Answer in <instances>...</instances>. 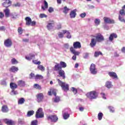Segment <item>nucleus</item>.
<instances>
[{
  "label": "nucleus",
  "instance_id": "1",
  "mask_svg": "<svg viewBox=\"0 0 125 125\" xmlns=\"http://www.w3.org/2000/svg\"><path fill=\"white\" fill-rule=\"evenodd\" d=\"M86 96H87V98H89V99H91V100L96 99V98L98 97V93L96 91H91L87 93Z\"/></svg>",
  "mask_w": 125,
  "mask_h": 125
},
{
  "label": "nucleus",
  "instance_id": "2",
  "mask_svg": "<svg viewBox=\"0 0 125 125\" xmlns=\"http://www.w3.org/2000/svg\"><path fill=\"white\" fill-rule=\"evenodd\" d=\"M57 81H58L59 85L61 86L62 89V90H63V91L67 92L68 90H69V84H66V83L64 82H62L59 79H57Z\"/></svg>",
  "mask_w": 125,
  "mask_h": 125
},
{
  "label": "nucleus",
  "instance_id": "3",
  "mask_svg": "<svg viewBox=\"0 0 125 125\" xmlns=\"http://www.w3.org/2000/svg\"><path fill=\"white\" fill-rule=\"evenodd\" d=\"M35 117L37 119L43 118L44 117V113L42 112V108H39L36 111Z\"/></svg>",
  "mask_w": 125,
  "mask_h": 125
},
{
  "label": "nucleus",
  "instance_id": "4",
  "mask_svg": "<svg viewBox=\"0 0 125 125\" xmlns=\"http://www.w3.org/2000/svg\"><path fill=\"white\" fill-rule=\"evenodd\" d=\"M89 70L92 75H96L97 74V69H96V66L94 63L91 64Z\"/></svg>",
  "mask_w": 125,
  "mask_h": 125
},
{
  "label": "nucleus",
  "instance_id": "5",
  "mask_svg": "<svg viewBox=\"0 0 125 125\" xmlns=\"http://www.w3.org/2000/svg\"><path fill=\"white\" fill-rule=\"evenodd\" d=\"M47 119L48 121H51V122H53V123H56L58 121V117L55 115H49L47 116Z\"/></svg>",
  "mask_w": 125,
  "mask_h": 125
},
{
  "label": "nucleus",
  "instance_id": "6",
  "mask_svg": "<svg viewBox=\"0 0 125 125\" xmlns=\"http://www.w3.org/2000/svg\"><path fill=\"white\" fill-rule=\"evenodd\" d=\"M43 97H44V96H43V94L42 93H40L36 95L37 102H38L39 103L42 102V100H43Z\"/></svg>",
  "mask_w": 125,
  "mask_h": 125
},
{
  "label": "nucleus",
  "instance_id": "7",
  "mask_svg": "<svg viewBox=\"0 0 125 125\" xmlns=\"http://www.w3.org/2000/svg\"><path fill=\"white\" fill-rule=\"evenodd\" d=\"M53 70L55 72H60L62 70V67L60 66V64L56 63L54 67L53 68Z\"/></svg>",
  "mask_w": 125,
  "mask_h": 125
},
{
  "label": "nucleus",
  "instance_id": "8",
  "mask_svg": "<svg viewBox=\"0 0 125 125\" xmlns=\"http://www.w3.org/2000/svg\"><path fill=\"white\" fill-rule=\"evenodd\" d=\"M104 23H106V24H114V23H115V21L111 20L109 18L104 17Z\"/></svg>",
  "mask_w": 125,
  "mask_h": 125
},
{
  "label": "nucleus",
  "instance_id": "9",
  "mask_svg": "<svg viewBox=\"0 0 125 125\" xmlns=\"http://www.w3.org/2000/svg\"><path fill=\"white\" fill-rule=\"evenodd\" d=\"M3 1L4 2L2 3V6L4 7H9L11 5V1L10 0H3Z\"/></svg>",
  "mask_w": 125,
  "mask_h": 125
},
{
  "label": "nucleus",
  "instance_id": "10",
  "mask_svg": "<svg viewBox=\"0 0 125 125\" xmlns=\"http://www.w3.org/2000/svg\"><path fill=\"white\" fill-rule=\"evenodd\" d=\"M108 75L110 78H112V79H116V80H118V75H117V73L116 72H114L113 71L112 72H108Z\"/></svg>",
  "mask_w": 125,
  "mask_h": 125
},
{
  "label": "nucleus",
  "instance_id": "11",
  "mask_svg": "<svg viewBox=\"0 0 125 125\" xmlns=\"http://www.w3.org/2000/svg\"><path fill=\"white\" fill-rule=\"evenodd\" d=\"M4 45H5L7 47L11 46V45L12 44V41H11V39H8L4 41Z\"/></svg>",
  "mask_w": 125,
  "mask_h": 125
},
{
  "label": "nucleus",
  "instance_id": "12",
  "mask_svg": "<svg viewBox=\"0 0 125 125\" xmlns=\"http://www.w3.org/2000/svg\"><path fill=\"white\" fill-rule=\"evenodd\" d=\"M96 40L97 42H102L104 41V37L103 36H102V35L99 33L97 34Z\"/></svg>",
  "mask_w": 125,
  "mask_h": 125
},
{
  "label": "nucleus",
  "instance_id": "13",
  "mask_svg": "<svg viewBox=\"0 0 125 125\" xmlns=\"http://www.w3.org/2000/svg\"><path fill=\"white\" fill-rule=\"evenodd\" d=\"M59 77H62V79L63 80H65V79H66V76L65 75V71H64V70H61L60 71H59Z\"/></svg>",
  "mask_w": 125,
  "mask_h": 125
},
{
  "label": "nucleus",
  "instance_id": "14",
  "mask_svg": "<svg viewBox=\"0 0 125 125\" xmlns=\"http://www.w3.org/2000/svg\"><path fill=\"white\" fill-rule=\"evenodd\" d=\"M53 27H54V22L51 21L48 23V24L47 25L48 30H50L53 29Z\"/></svg>",
  "mask_w": 125,
  "mask_h": 125
},
{
  "label": "nucleus",
  "instance_id": "15",
  "mask_svg": "<svg viewBox=\"0 0 125 125\" xmlns=\"http://www.w3.org/2000/svg\"><path fill=\"white\" fill-rule=\"evenodd\" d=\"M10 87L12 89V90H15L17 87H18V85L15 83H10Z\"/></svg>",
  "mask_w": 125,
  "mask_h": 125
},
{
  "label": "nucleus",
  "instance_id": "16",
  "mask_svg": "<svg viewBox=\"0 0 125 125\" xmlns=\"http://www.w3.org/2000/svg\"><path fill=\"white\" fill-rule=\"evenodd\" d=\"M47 8H48V3H47V2H46V1L45 0H44V5H42V10L44 11V10H46V9H47Z\"/></svg>",
  "mask_w": 125,
  "mask_h": 125
},
{
  "label": "nucleus",
  "instance_id": "17",
  "mask_svg": "<svg viewBox=\"0 0 125 125\" xmlns=\"http://www.w3.org/2000/svg\"><path fill=\"white\" fill-rule=\"evenodd\" d=\"M77 9H75L71 11L70 13V16L71 18H75L76 17V15H77Z\"/></svg>",
  "mask_w": 125,
  "mask_h": 125
},
{
  "label": "nucleus",
  "instance_id": "18",
  "mask_svg": "<svg viewBox=\"0 0 125 125\" xmlns=\"http://www.w3.org/2000/svg\"><path fill=\"white\" fill-rule=\"evenodd\" d=\"M114 38L115 39H117V38H118V35H117V34L115 33H112L109 36V41H110V42H113V40H114Z\"/></svg>",
  "mask_w": 125,
  "mask_h": 125
},
{
  "label": "nucleus",
  "instance_id": "19",
  "mask_svg": "<svg viewBox=\"0 0 125 125\" xmlns=\"http://www.w3.org/2000/svg\"><path fill=\"white\" fill-rule=\"evenodd\" d=\"M8 111H9V109H8V107H7V105H4L2 106L1 111L3 113H7V112H8Z\"/></svg>",
  "mask_w": 125,
  "mask_h": 125
},
{
  "label": "nucleus",
  "instance_id": "20",
  "mask_svg": "<svg viewBox=\"0 0 125 125\" xmlns=\"http://www.w3.org/2000/svg\"><path fill=\"white\" fill-rule=\"evenodd\" d=\"M5 123L6 125H15V122L12 120H9L8 119H6L5 121Z\"/></svg>",
  "mask_w": 125,
  "mask_h": 125
},
{
  "label": "nucleus",
  "instance_id": "21",
  "mask_svg": "<svg viewBox=\"0 0 125 125\" xmlns=\"http://www.w3.org/2000/svg\"><path fill=\"white\" fill-rule=\"evenodd\" d=\"M25 21H26V25L27 26H30L31 25V23L32 22V19L30 18V17H27L25 18Z\"/></svg>",
  "mask_w": 125,
  "mask_h": 125
},
{
  "label": "nucleus",
  "instance_id": "22",
  "mask_svg": "<svg viewBox=\"0 0 125 125\" xmlns=\"http://www.w3.org/2000/svg\"><path fill=\"white\" fill-rule=\"evenodd\" d=\"M70 50L71 52H72V53H73V54H74V55H75L76 56H77V55H80V52L76 51L74 48L71 47Z\"/></svg>",
  "mask_w": 125,
  "mask_h": 125
},
{
  "label": "nucleus",
  "instance_id": "23",
  "mask_svg": "<svg viewBox=\"0 0 125 125\" xmlns=\"http://www.w3.org/2000/svg\"><path fill=\"white\" fill-rule=\"evenodd\" d=\"M73 47H82V44L80 42H76L73 43Z\"/></svg>",
  "mask_w": 125,
  "mask_h": 125
},
{
  "label": "nucleus",
  "instance_id": "24",
  "mask_svg": "<svg viewBox=\"0 0 125 125\" xmlns=\"http://www.w3.org/2000/svg\"><path fill=\"white\" fill-rule=\"evenodd\" d=\"M18 70H19L18 68L16 67L15 66H12L9 69L10 72H12V73H14L15 72H17L18 71Z\"/></svg>",
  "mask_w": 125,
  "mask_h": 125
},
{
  "label": "nucleus",
  "instance_id": "25",
  "mask_svg": "<svg viewBox=\"0 0 125 125\" xmlns=\"http://www.w3.org/2000/svg\"><path fill=\"white\" fill-rule=\"evenodd\" d=\"M62 33H63V34H66V38L67 39H71V34H70V32H69V31L67 30H62Z\"/></svg>",
  "mask_w": 125,
  "mask_h": 125
},
{
  "label": "nucleus",
  "instance_id": "26",
  "mask_svg": "<svg viewBox=\"0 0 125 125\" xmlns=\"http://www.w3.org/2000/svg\"><path fill=\"white\" fill-rule=\"evenodd\" d=\"M18 85L19 86H25V81L23 80H20L18 82Z\"/></svg>",
  "mask_w": 125,
  "mask_h": 125
},
{
  "label": "nucleus",
  "instance_id": "27",
  "mask_svg": "<svg viewBox=\"0 0 125 125\" xmlns=\"http://www.w3.org/2000/svg\"><path fill=\"white\" fill-rule=\"evenodd\" d=\"M18 103L19 105H22V104H24V103H25V99L21 98L18 100Z\"/></svg>",
  "mask_w": 125,
  "mask_h": 125
},
{
  "label": "nucleus",
  "instance_id": "28",
  "mask_svg": "<svg viewBox=\"0 0 125 125\" xmlns=\"http://www.w3.org/2000/svg\"><path fill=\"white\" fill-rule=\"evenodd\" d=\"M105 86L107 88H111L112 86H113V85H112V83L110 81H107L105 83Z\"/></svg>",
  "mask_w": 125,
  "mask_h": 125
},
{
  "label": "nucleus",
  "instance_id": "29",
  "mask_svg": "<svg viewBox=\"0 0 125 125\" xmlns=\"http://www.w3.org/2000/svg\"><path fill=\"white\" fill-rule=\"evenodd\" d=\"M35 58V55L30 54L29 56H25V59H26L27 60H32L33 58Z\"/></svg>",
  "mask_w": 125,
  "mask_h": 125
},
{
  "label": "nucleus",
  "instance_id": "30",
  "mask_svg": "<svg viewBox=\"0 0 125 125\" xmlns=\"http://www.w3.org/2000/svg\"><path fill=\"white\" fill-rule=\"evenodd\" d=\"M37 68L42 72H43V71L45 70V68H44L42 64H38Z\"/></svg>",
  "mask_w": 125,
  "mask_h": 125
},
{
  "label": "nucleus",
  "instance_id": "31",
  "mask_svg": "<svg viewBox=\"0 0 125 125\" xmlns=\"http://www.w3.org/2000/svg\"><path fill=\"white\" fill-rule=\"evenodd\" d=\"M4 12L5 13L6 17H9L10 10H9L8 8H6V9L4 10Z\"/></svg>",
  "mask_w": 125,
  "mask_h": 125
},
{
  "label": "nucleus",
  "instance_id": "32",
  "mask_svg": "<svg viewBox=\"0 0 125 125\" xmlns=\"http://www.w3.org/2000/svg\"><path fill=\"white\" fill-rule=\"evenodd\" d=\"M43 76L41 75L37 74L35 75V80H42Z\"/></svg>",
  "mask_w": 125,
  "mask_h": 125
},
{
  "label": "nucleus",
  "instance_id": "33",
  "mask_svg": "<svg viewBox=\"0 0 125 125\" xmlns=\"http://www.w3.org/2000/svg\"><path fill=\"white\" fill-rule=\"evenodd\" d=\"M69 117H70V114H69V113H68L67 112H65L63 114V118L64 120H67Z\"/></svg>",
  "mask_w": 125,
  "mask_h": 125
},
{
  "label": "nucleus",
  "instance_id": "34",
  "mask_svg": "<svg viewBox=\"0 0 125 125\" xmlns=\"http://www.w3.org/2000/svg\"><path fill=\"white\" fill-rule=\"evenodd\" d=\"M95 44H96V41H95V39H92L91 40L90 45L92 47H93V46H95Z\"/></svg>",
  "mask_w": 125,
  "mask_h": 125
},
{
  "label": "nucleus",
  "instance_id": "35",
  "mask_svg": "<svg viewBox=\"0 0 125 125\" xmlns=\"http://www.w3.org/2000/svg\"><path fill=\"white\" fill-rule=\"evenodd\" d=\"M60 65L62 67V68L67 67V64L64 62H60Z\"/></svg>",
  "mask_w": 125,
  "mask_h": 125
},
{
  "label": "nucleus",
  "instance_id": "36",
  "mask_svg": "<svg viewBox=\"0 0 125 125\" xmlns=\"http://www.w3.org/2000/svg\"><path fill=\"white\" fill-rule=\"evenodd\" d=\"M35 114V111L34 110H30L27 112V116L28 117H31V116H33V115Z\"/></svg>",
  "mask_w": 125,
  "mask_h": 125
},
{
  "label": "nucleus",
  "instance_id": "37",
  "mask_svg": "<svg viewBox=\"0 0 125 125\" xmlns=\"http://www.w3.org/2000/svg\"><path fill=\"white\" fill-rule=\"evenodd\" d=\"M103 118V113L102 112L99 113L98 115V119L99 121H101Z\"/></svg>",
  "mask_w": 125,
  "mask_h": 125
},
{
  "label": "nucleus",
  "instance_id": "38",
  "mask_svg": "<svg viewBox=\"0 0 125 125\" xmlns=\"http://www.w3.org/2000/svg\"><path fill=\"white\" fill-rule=\"evenodd\" d=\"M34 88H36V89H42V86L41 85H40V84H34Z\"/></svg>",
  "mask_w": 125,
  "mask_h": 125
},
{
  "label": "nucleus",
  "instance_id": "39",
  "mask_svg": "<svg viewBox=\"0 0 125 125\" xmlns=\"http://www.w3.org/2000/svg\"><path fill=\"white\" fill-rule=\"evenodd\" d=\"M71 90L74 94H77L78 93V89L74 87H71Z\"/></svg>",
  "mask_w": 125,
  "mask_h": 125
},
{
  "label": "nucleus",
  "instance_id": "40",
  "mask_svg": "<svg viewBox=\"0 0 125 125\" xmlns=\"http://www.w3.org/2000/svg\"><path fill=\"white\" fill-rule=\"evenodd\" d=\"M100 55H103V54L101 52H95L94 56L95 57H98Z\"/></svg>",
  "mask_w": 125,
  "mask_h": 125
},
{
  "label": "nucleus",
  "instance_id": "41",
  "mask_svg": "<svg viewBox=\"0 0 125 125\" xmlns=\"http://www.w3.org/2000/svg\"><path fill=\"white\" fill-rule=\"evenodd\" d=\"M11 63L13 65H15V64H18V61L15 58H13L11 60Z\"/></svg>",
  "mask_w": 125,
  "mask_h": 125
},
{
  "label": "nucleus",
  "instance_id": "42",
  "mask_svg": "<svg viewBox=\"0 0 125 125\" xmlns=\"http://www.w3.org/2000/svg\"><path fill=\"white\" fill-rule=\"evenodd\" d=\"M69 10H70V9L68 8L67 7L65 6L63 8V12L65 14H67V13L69 12Z\"/></svg>",
  "mask_w": 125,
  "mask_h": 125
},
{
  "label": "nucleus",
  "instance_id": "43",
  "mask_svg": "<svg viewBox=\"0 0 125 125\" xmlns=\"http://www.w3.org/2000/svg\"><path fill=\"white\" fill-rule=\"evenodd\" d=\"M94 22H95V25H96V26H98V25H99V24H100V20L96 19L95 20Z\"/></svg>",
  "mask_w": 125,
  "mask_h": 125
},
{
  "label": "nucleus",
  "instance_id": "44",
  "mask_svg": "<svg viewBox=\"0 0 125 125\" xmlns=\"http://www.w3.org/2000/svg\"><path fill=\"white\" fill-rule=\"evenodd\" d=\"M38 123H39L38 120H33L31 122L30 125H38Z\"/></svg>",
  "mask_w": 125,
  "mask_h": 125
},
{
  "label": "nucleus",
  "instance_id": "45",
  "mask_svg": "<svg viewBox=\"0 0 125 125\" xmlns=\"http://www.w3.org/2000/svg\"><path fill=\"white\" fill-rule=\"evenodd\" d=\"M36 76H35V73L31 72L30 74L29 75V79L30 80H32V79H35V77Z\"/></svg>",
  "mask_w": 125,
  "mask_h": 125
},
{
  "label": "nucleus",
  "instance_id": "46",
  "mask_svg": "<svg viewBox=\"0 0 125 125\" xmlns=\"http://www.w3.org/2000/svg\"><path fill=\"white\" fill-rule=\"evenodd\" d=\"M119 21H121V22H124V23H125V18L121 17V15H119Z\"/></svg>",
  "mask_w": 125,
  "mask_h": 125
},
{
  "label": "nucleus",
  "instance_id": "47",
  "mask_svg": "<svg viewBox=\"0 0 125 125\" xmlns=\"http://www.w3.org/2000/svg\"><path fill=\"white\" fill-rule=\"evenodd\" d=\"M33 63H34V64H35L36 65H40V64H41V62H38V61L35 60H33L32 61Z\"/></svg>",
  "mask_w": 125,
  "mask_h": 125
},
{
  "label": "nucleus",
  "instance_id": "48",
  "mask_svg": "<svg viewBox=\"0 0 125 125\" xmlns=\"http://www.w3.org/2000/svg\"><path fill=\"white\" fill-rule=\"evenodd\" d=\"M39 17L40 18H46V17H47V15L44 14H40Z\"/></svg>",
  "mask_w": 125,
  "mask_h": 125
},
{
  "label": "nucleus",
  "instance_id": "49",
  "mask_svg": "<svg viewBox=\"0 0 125 125\" xmlns=\"http://www.w3.org/2000/svg\"><path fill=\"white\" fill-rule=\"evenodd\" d=\"M60 101V97H56V98L54 99V102H56V103L59 102Z\"/></svg>",
  "mask_w": 125,
  "mask_h": 125
},
{
  "label": "nucleus",
  "instance_id": "50",
  "mask_svg": "<svg viewBox=\"0 0 125 125\" xmlns=\"http://www.w3.org/2000/svg\"><path fill=\"white\" fill-rule=\"evenodd\" d=\"M18 31V33L20 34V35L23 33V29H22V28L21 27H19Z\"/></svg>",
  "mask_w": 125,
  "mask_h": 125
},
{
  "label": "nucleus",
  "instance_id": "51",
  "mask_svg": "<svg viewBox=\"0 0 125 125\" xmlns=\"http://www.w3.org/2000/svg\"><path fill=\"white\" fill-rule=\"evenodd\" d=\"M120 15H122L123 16H125V10H121L120 11Z\"/></svg>",
  "mask_w": 125,
  "mask_h": 125
},
{
  "label": "nucleus",
  "instance_id": "52",
  "mask_svg": "<svg viewBox=\"0 0 125 125\" xmlns=\"http://www.w3.org/2000/svg\"><path fill=\"white\" fill-rule=\"evenodd\" d=\"M64 35H65V34H64V33H62L61 32H59L58 33L59 37L60 38H63V37H64Z\"/></svg>",
  "mask_w": 125,
  "mask_h": 125
},
{
  "label": "nucleus",
  "instance_id": "53",
  "mask_svg": "<svg viewBox=\"0 0 125 125\" xmlns=\"http://www.w3.org/2000/svg\"><path fill=\"white\" fill-rule=\"evenodd\" d=\"M49 13H51V12H53L54 11V9L52 7H50L48 10Z\"/></svg>",
  "mask_w": 125,
  "mask_h": 125
},
{
  "label": "nucleus",
  "instance_id": "54",
  "mask_svg": "<svg viewBox=\"0 0 125 125\" xmlns=\"http://www.w3.org/2000/svg\"><path fill=\"white\" fill-rule=\"evenodd\" d=\"M108 109H109L110 111L112 113H114L115 112V110L114 109V107L112 106H108Z\"/></svg>",
  "mask_w": 125,
  "mask_h": 125
},
{
  "label": "nucleus",
  "instance_id": "55",
  "mask_svg": "<svg viewBox=\"0 0 125 125\" xmlns=\"http://www.w3.org/2000/svg\"><path fill=\"white\" fill-rule=\"evenodd\" d=\"M86 15V14L85 13H82L81 14H80V17L82 18H84V17H85Z\"/></svg>",
  "mask_w": 125,
  "mask_h": 125
},
{
  "label": "nucleus",
  "instance_id": "56",
  "mask_svg": "<svg viewBox=\"0 0 125 125\" xmlns=\"http://www.w3.org/2000/svg\"><path fill=\"white\" fill-rule=\"evenodd\" d=\"M56 28L58 30H59V29H61V24L60 23L58 24Z\"/></svg>",
  "mask_w": 125,
  "mask_h": 125
},
{
  "label": "nucleus",
  "instance_id": "57",
  "mask_svg": "<svg viewBox=\"0 0 125 125\" xmlns=\"http://www.w3.org/2000/svg\"><path fill=\"white\" fill-rule=\"evenodd\" d=\"M4 17V14L2 12H0V19H1Z\"/></svg>",
  "mask_w": 125,
  "mask_h": 125
},
{
  "label": "nucleus",
  "instance_id": "58",
  "mask_svg": "<svg viewBox=\"0 0 125 125\" xmlns=\"http://www.w3.org/2000/svg\"><path fill=\"white\" fill-rule=\"evenodd\" d=\"M19 123L22 124H24V120L22 119H19L18 120Z\"/></svg>",
  "mask_w": 125,
  "mask_h": 125
},
{
  "label": "nucleus",
  "instance_id": "59",
  "mask_svg": "<svg viewBox=\"0 0 125 125\" xmlns=\"http://www.w3.org/2000/svg\"><path fill=\"white\" fill-rule=\"evenodd\" d=\"M0 31H5V27L4 26L0 27Z\"/></svg>",
  "mask_w": 125,
  "mask_h": 125
},
{
  "label": "nucleus",
  "instance_id": "60",
  "mask_svg": "<svg viewBox=\"0 0 125 125\" xmlns=\"http://www.w3.org/2000/svg\"><path fill=\"white\" fill-rule=\"evenodd\" d=\"M14 6H16V7H19V6H21V4H20V3H16V4H15L14 5Z\"/></svg>",
  "mask_w": 125,
  "mask_h": 125
},
{
  "label": "nucleus",
  "instance_id": "61",
  "mask_svg": "<svg viewBox=\"0 0 125 125\" xmlns=\"http://www.w3.org/2000/svg\"><path fill=\"white\" fill-rule=\"evenodd\" d=\"M36 21H31L30 25H31V26H35V25H36Z\"/></svg>",
  "mask_w": 125,
  "mask_h": 125
},
{
  "label": "nucleus",
  "instance_id": "62",
  "mask_svg": "<svg viewBox=\"0 0 125 125\" xmlns=\"http://www.w3.org/2000/svg\"><path fill=\"white\" fill-rule=\"evenodd\" d=\"M11 18H12L13 19H16V18H17V15H13L11 16Z\"/></svg>",
  "mask_w": 125,
  "mask_h": 125
},
{
  "label": "nucleus",
  "instance_id": "63",
  "mask_svg": "<svg viewBox=\"0 0 125 125\" xmlns=\"http://www.w3.org/2000/svg\"><path fill=\"white\" fill-rule=\"evenodd\" d=\"M12 93H13V94H15V95H16V94H18V93H17V91H15L14 90H12Z\"/></svg>",
  "mask_w": 125,
  "mask_h": 125
},
{
  "label": "nucleus",
  "instance_id": "64",
  "mask_svg": "<svg viewBox=\"0 0 125 125\" xmlns=\"http://www.w3.org/2000/svg\"><path fill=\"white\" fill-rule=\"evenodd\" d=\"M83 110H84V108H83V107H79V110L81 111V112H83Z\"/></svg>",
  "mask_w": 125,
  "mask_h": 125
}]
</instances>
